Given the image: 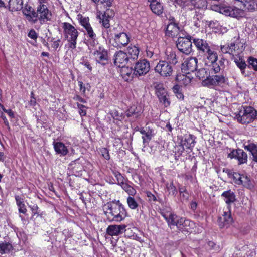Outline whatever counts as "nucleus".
Here are the masks:
<instances>
[{"instance_id": "obj_25", "label": "nucleus", "mask_w": 257, "mask_h": 257, "mask_svg": "<svg viewBox=\"0 0 257 257\" xmlns=\"http://www.w3.org/2000/svg\"><path fill=\"white\" fill-rule=\"evenodd\" d=\"M221 197L228 207H230V205L236 201V196L231 190L224 191L221 194Z\"/></svg>"}, {"instance_id": "obj_41", "label": "nucleus", "mask_w": 257, "mask_h": 257, "mask_svg": "<svg viewBox=\"0 0 257 257\" xmlns=\"http://www.w3.org/2000/svg\"><path fill=\"white\" fill-rule=\"evenodd\" d=\"M13 249L12 245L7 242L0 243V253L1 254L8 253Z\"/></svg>"}, {"instance_id": "obj_44", "label": "nucleus", "mask_w": 257, "mask_h": 257, "mask_svg": "<svg viewBox=\"0 0 257 257\" xmlns=\"http://www.w3.org/2000/svg\"><path fill=\"white\" fill-rule=\"evenodd\" d=\"M121 187L130 196H133L136 194V190L126 182L122 184Z\"/></svg>"}, {"instance_id": "obj_20", "label": "nucleus", "mask_w": 257, "mask_h": 257, "mask_svg": "<svg viewBox=\"0 0 257 257\" xmlns=\"http://www.w3.org/2000/svg\"><path fill=\"white\" fill-rule=\"evenodd\" d=\"M227 210L224 211L223 214L218 219V223L220 227H227L233 222L231 215L230 207H227Z\"/></svg>"}, {"instance_id": "obj_52", "label": "nucleus", "mask_w": 257, "mask_h": 257, "mask_svg": "<svg viewBox=\"0 0 257 257\" xmlns=\"http://www.w3.org/2000/svg\"><path fill=\"white\" fill-rule=\"evenodd\" d=\"M89 18L88 17H81L80 19V24L85 29L87 27H89L90 25L89 22Z\"/></svg>"}, {"instance_id": "obj_61", "label": "nucleus", "mask_w": 257, "mask_h": 257, "mask_svg": "<svg viewBox=\"0 0 257 257\" xmlns=\"http://www.w3.org/2000/svg\"><path fill=\"white\" fill-rule=\"evenodd\" d=\"M108 29L105 28V30L102 31V36L106 40L110 39L111 37V34L109 33Z\"/></svg>"}, {"instance_id": "obj_19", "label": "nucleus", "mask_w": 257, "mask_h": 257, "mask_svg": "<svg viewBox=\"0 0 257 257\" xmlns=\"http://www.w3.org/2000/svg\"><path fill=\"white\" fill-rule=\"evenodd\" d=\"M129 60L127 53L122 51L116 52L114 55V65L118 67L125 66Z\"/></svg>"}, {"instance_id": "obj_23", "label": "nucleus", "mask_w": 257, "mask_h": 257, "mask_svg": "<svg viewBox=\"0 0 257 257\" xmlns=\"http://www.w3.org/2000/svg\"><path fill=\"white\" fill-rule=\"evenodd\" d=\"M165 59L167 62H169L171 65H176L179 59L176 51L173 50L171 48H168L165 51Z\"/></svg>"}, {"instance_id": "obj_22", "label": "nucleus", "mask_w": 257, "mask_h": 257, "mask_svg": "<svg viewBox=\"0 0 257 257\" xmlns=\"http://www.w3.org/2000/svg\"><path fill=\"white\" fill-rule=\"evenodd\" d=\"M126 227L124 224L111 225L108 226L106 232L110 236H118L126 231Z\"/></svg>"}, {"instance_id": "obj_15", "label": "nucleus", "mask_w": 257, "mask_h": 257, "mask_svg": "<svg viewBox=\"0 0 257 257\" xmlns=\"http://www.w3.org/2000/svg\"><path fill=\"white\" fill-rule=\"evenodd\" d=\"M227 78L223 75H215L209 76L205 80L204 83L210 86H221L226 84Z\"/></svg>"}, {"instance_id": "obj_12", "label": "nucleus", "mask_w": 257, "mask_h": 257, "mask_svg": "<svg viewBox=\"0 0 257 257\" xmlns=\"http://www.w3.org/2000/svg\"><path fill=\"white\" fill-rule=\"evenodd\" d=\"M135 75L143 76L146 74L150 69V63L145 59L139 60L134 67Z\"/></svg>"}, {"instance_id": "obj_51", "label": "nucleus", "mask_w": 257, "mask_h": 257, "mask_svg": "<svg viewBox=\"0 0 257 257\" xmlns=\"http://www.w3.org/2000/svg\"><path fill=\"white\" fill-rule=\"evenodd\" d=\"M248 67L257 71V59L252 57H249L248 59Z\"/></svg>"}, {"instance_id": "obj_43", "label": "nucleus", "mask_w": 257, "mask_h": 257, "mask_svg": "<svg viewBox=\"0 0 257 257\" xmlns=\"http://www.w3.org/2000/svg\"><path fill=\"white\" fill-rule=\"evenodd\" d=\"M88 36L90 38V40L92 41V42H90L92 45L96 43V35L94 32L91 26L87 27L85 28Z\"/></svg>"}, {"instance_id": "obj_4", "label": "nucleus", "mask_w": 257, "mask_h": 257, "mask_svg": "<svg viewBox=\"0 0 257 257\" xmlns=\"http://www.w3.org/2000/svg\"><path fill=\"white\" fill-rule=\"evenodd\" d=\"M62 28L64 38L68 42V47L71 49H75L76 48L79 32L74 26L68 22L62 23Z\"/></svg>"}, {"instance_id": "obj_14", "label": "nucleus", "mask_w": 257, "mask_h": 257, "mask_svg": "<svg viewBox=\"0 0 257 257\" xmlns=\"http://www.w3.org/2000/svg\"><path fill=\"white\" fill-rule=\"evenodd\" d=\"M198 60L196 57L187 58L182 65V70L189 74L197 70Z\"/></svg>"}, {"instance_id": "obj_24", "label": "nucleus", "mask_w": 257, "mask_h": 257, "mask_svg": "<svg viewBox=\"0 0 257 257\" xmlns=\"http://www.w3.org/2000/svg\"><path fill=\"white\" fill-rule=\"evenodd\" d=\"M201 56L203 57V61L206 66H207L210 64H212L213 62L217 61L218 59L217 53L211 49H210L209 51H207L204 54H202Z\"/></svg>"}, {"instance_id": "obj_2", "label": "nucleus", "mask_w": 257, "mask_h": 257, "mask_svg": "<svg viewBox=\"0 0 257 257\" xmlns=\"http://www.w3.org/2000/svg\"><path fill=\"white\" fill-rule=\"evenodd\" d=\"M235 119L241 124H248L257 119V111L252 106H242L235 113Z\"/></svg>"}, {"instance_id": "obj_5", "label": "nucleus", "mask_w": 257, "mask_h": 257, "mask_svg": "<svg viewBox=\"0 0 257 257\" xmlns=\"http://www.w3.org/2000/svg\"><path fill=\"white\" fill-rule=\"evenodd\" d=\"M33 17L35 18L34 22H36L39 20L41 24H43L51 19L52 13L48 9L47 6L42 2H39V4L37 7L36 12L32 14Z\"/></svg>"}, {"instance_id": "obj_27", "label": "nucleus", "mask_w": 257, "mask_h": 257, "mask_svg": "<svg viewBox=\"0 0 257 257\" xmlns=\"http://www.w3.org/2000/svg\"><path fill=\"white\" fill-rule=\"evenodd\" d=\"M143 109L140 106H136L135 105L130 107L126 112V115L128 117H133L134 118H138L142 113Z\"/></svg>"}, {"instance_id": "obj_38", "label": "nucleus", "mask_w": 257, "mask_h": 257, "mask_svg": "<svg viewBox=\"0 0 257 257\" xmlns=\"http://www.w3.org/2000/svg\"><path fill=\"white\" fill-rule=\"evenodd\" d=\"M140 132L143 135L142 139L144 144H148L153 137L152 132L151 130H146L141 128Z\"/></svg>"}, {"instance_id": "obj_39", "label": "nucleus", "mask_w": 257, "mask_h": 257, "mask_svg": "<svg viewBox=\"0 0 257 257\" xmlns=\"http://www.w3.org/2000/svg\"><path fill=\"white\" fill-rule=\"evenodd\" d=\"M163 217L167 221L169 226H175L177 216L175 214L170 213L169 214H162Z\"/></svg>"}, {"instance_id": "obj_50", "label": "nucleus", "mask_w": 257, "mask_h": 257, "mask_svg": "<svg viewBox=\"0 0 257 257\" xmlns=\"http://www.w3.org/2000/svg\"><path fill=\"white\" fill-rule=\"evenodd\" d=\"M113 175L115 177L118 182L117 184L121 186H122V184H124L125 183V178L119 172H113Z\"/></svg>"}, {"instance_id": "obj_8", "label": "nucleus", "mask_w": 257, "mask_h": 257, "mask_svg": "<svg viewBox=\"0 0 257 257\" xmlns=\"http://www.w3.org/2000/svg\"><path fill=\"white\" fill-rule=\"evenodd\" d=\"M243 46H239V44L231 43L221 47V51L224 54H228L231 58L240 55L243 51Z\"/></svg>"}, {"instance_id": "obj_11", "label": "nucleus", "mask_w": 257, "mask_h": 257, "mask_svg": "<svg viewBox=\"0 0 257 257\" xmlns=\"http://www.w3.org/2000/svg\"><path fill=\"white\" fill-rule=\"evenodd\" d=\"M156 94L161 103L165 107L170 105V102L169 100V95L166 89L164 87L163 84L157 83L155 86Z\"/></svg>"}, {"instance_id": "obj_33", "label": "nucleus", "mask_w": 257, "mask_h": 257, "mask_svg": "<svg viewBox=\"0 0 257 257\" xmlns=\"http://www.w3.org/2000/svg\"><path fill=\"white\" fill-rule=\"evenodd\" d=\"M150 7L152 12L158 15L163 13V7L160 2L154 1L150 3Z\"/></svg>"}, {"instance_id": "obj_60", "label": "nucleus", "mask_w": 257, "mask_h": 257, "mask_svg": "<svg viewBox=\"0 0 257 257\" xmlns=\"http://www.w3.org/2000/svg\"><path fill=\"white\" fill-rule=\"evenodd\" d=\"M179 192L181 198L183 200H187L188 199L189 194L187 191H186L185 190H183L182 189H180Z\"/></svg>"}, {"instance_id": "obj_1", "label": "nucleus", "mask_w": 257, "mask_h": 257, "mask_svg": "<svg viewBox=\"0 0 257 257\" xmlns=\"http://www.w3.org/2000/svg\"><path fill=\"white\" fill-rule=\"evenodd\" d=\"M103 210L108 218L112 217V220L116 222H121L127 215L124 206L119 200L107 203L103 206Z\"/></svg>"}, {"instance_id": "obj_26", "label": "nucleus", "mask_w": 257, "mask_h": 257, "mask_svg": "<svg viewBox=\"0 0 257 257\" xmlns=\"http://www.w3.org/2000/svg\"><path fill=\"white\" fill-rule=\"evenodd\" d=\"M179 31V28L176 23L170 22L167 26L166 34L169 36L174 37L178 35Z\"/></svg>"}, {"instance_id": "obj_29", "label": "nucleus", "mask_w": 257, "mask_h": 257, "mask_svg": "<svg viewBox=\"0 0 257 257\" xmlns=\"http://www.w3.org/2000/svg\"><path fill=\"white\" fill-rule=\"evenodd\" d=\"M69 168L72 170L73 173L75 175H79L83 169L82 162L80 159H76L72 161L69 164Z\"/></svg>"}, {"instance_id": "obj_58", "label": "nucleus", "mask_w": 257, "mask_h": 257, "mask_svg": "<svg viewBox=\"0 0 257 257\" xmlns=\"http://www.w3.org/2000/svg\"><path fill=\"white\" fill-rule=\"evenodd\" d=\"M185 218L179 217L177 216V219H176V223L175 226H176L178 228L181 229L183 227H182L183 224V221H184Z\"/></svg>"}, {"instance_id": "obj_40", "label": "nucleus", "mask_w": 257, "mask_h": 257, "mask_svg": "<svg viewBox=\"0 0 257 257\" xmlns=\"http://www.w3.org/2000/svg\"><path fill=\"white\" fill-rule=\"evenodd\" d=\"M244 7L249 11L257 10V0H247L244 4Z\"/></svg>"}, {"instance_id": "obj_21", "label": "nucleus", "mask_w": 257, "mask_h": 257, "mask_svg": "<svg viewBox=\"0 0 257 257\" xmlns=\"http://www.w3.org/2000/svg\"><path fill=\"white\" fill-rule=\"evenodd\" d=\"M193 43L197 48L198 51V57L201 56L207 51L211 49L207 42L203 39L199 38H194L193 40Z\"/></svg>"}, {"instance_id": "obj_18", "label": "nucleus", "mask_w": 257, "mask_h": 257, "mask_svg": "<svg viewBox=\"0 0 257 257\" xmlns=\"http://www.w3.org/2000/svg\"><path fill=\"white\" fill-rule=\"evenodd\" d=\"M112 41L114 47L121 48L128 43L129 38L125 33L121 32L115 34Z\"/></svg>"}, {"instance_id": "obj_7", "label": "nucleus", "mask_w": 257, "mask_h": 257, "mask_svg": "<svg viewBox=\"0 0 257 257\" xmlns=\"http://www.w3.org/2000/svg\"><path fill=\"white\" fill-rule=\"evenodd\" d=\"M154 71L163 77H168L172 75L173 70L172 66L169 62L160 60L155 67Z\"/></svg>"}, {"instance_id": "obj_57", "label": "nucleus", "mask_w": 257, "mask_h": 257, "mask_svg": "<svg viewBox=\"0 0 257 257\" xmlns=\"http://www.w3.org/2000/svg\"><path fill=\"white\" fill-rule=\"evenodd\" d=\"M166 187L168 191L169 192V193H172L173 195H174L176 194L177 191L175 187L174 186L173 183L170 184H167L166 185Z\"/></svg>"}, {"instance_id": "obj_55", "label": "nucleus", "mask_w": 257, "mask_h": 257, "mask_svg": "<svg viewBox=\"0 0 257 257\" xmlns=\"http://www.w3.org/2000/svg\"><path fill=\"white\" fill-rule=\"evenodd\" d=\"M173 91L175 93L176 97L179 99L182 100L184 98V95L181 91L179 90L177 86H175L173 87Z\"/></svg>"}, {"instance_id": "obj_49", "label": "nucleus", "mask_w": 257, "mask_h": 257, "mask_svg": "<svg viewBox=\"0 0 257 257\" xmlns=\"http://www.w3.org/2000/svg\"><path fill=\"white\" fill-rule=\"evenodd\" d=\"M194 223L193 222L191 221L190 220L185 219L182 226L183 228L181 229L189 232L190 228L192 227Z\"/></svg>"}, {"instance_id": "obj_56", "label": "nucleus", "mask_w": 257, "mask_h": 257, "mask_svg": "<svg viewBox=\"0 0 257 257\" xmlns=\"http://www.w3.org/2000/svg\"><path fill=\"white\" fill-rule=\"evenodd\" d=\"M78 85L80 87V91L82 92V93L83 94H85L86 90L89 89V87H90V85L88 84H87L86 86H85L83 84V82L81 81H78Z\"/></svg>"}, {"instance_id": "obj_48", "label": "nucleus", "mask_w": 257, "mask_h": 257, "mask_svg": "<svg viewBox=\"0 0 257 257\" xmlns=\"http://www.w3.org/2000/svg\"><path fill=\"white\" fill-rule=\"evenodd\" d=\"M207 66L210 67L209 70L211 73L214 72V73H217L220 71V67L217 63V61H215V62H213L212 64L208 65Z\"/></svg>"}, {"instance_id": "obj_37", "label": "nucleus", "mask_w": 257, "mask_h": 257, "mask_svg": "<svg viewBox=\"0 0 257 257\" xmlns=\"http://www.w3.org/2000/svg\"><path fill=\"white\" fill-rule=\"evenodd\" d=\"M176 5L183 9L192 10L193 0H175Z\"/></svg>"}, {"instance_id": "obj_62", "label": "nucleus", "mask_w": 257, "mask_h": 257, "mask_svg": "<svg viewBox=\"0 0 257 257\" xmlns=\"http://www.w3.org/2000/svg\"><path fill=\"white\" fill-rule=\"evenodd\" d=\"M15 200L16 201L17 205L18 207L22 206L24 205V203L23 201V198L20 197V196L17 195L15 196Z\"/></svg>"}, {"instance_id": "obj_6", "label": "nucleus", "mask_w": 257, "mask_h": 257, "mask_svg": "<svg viewBox=\"0 0 257 257\" xmlns=\"http://www.w3.org/2000/svg\"><path fill=\"white\" fill-rule=\"evenodd\" d=\"M215 11L226 16L233 18H239L243 14V11L234 6L227 5L225 4H220L215 6Z\"/></svg>"}, {"instance_id": "obj_17", "label": "nucleus", "mask_w": 257, "mask_h": 257, "mask_svg": "<svg viewBox=\"0 0 257 257\" xmlns=\"http://www.w3.org/2000/svg\"><path fill=\"white\" fill-rule=\"evenodd\" d=\"M52 144L56 154L60 157H64L69 154V144H65L62 142L55 140L53 142Z\"/></svg>"}, {"instance_id": "obj_59", "label": "nucleus", "mask_w": 257, "mask_h": 257, "mask_svg": "<svg viewBox=\"0 0 257 257\" xmlns=\"http://www.w3.org/2000/svg\"><path fill=\"white\" fill-rule=\"evenodd\" d=\"M28 36L36 41L38 38V34L34 29H31L28 34Z\"/></svg>"}, {"instance_id": "obj_30", "label": "nucleus", "mask_w": 257, "mask_h": 257, "mask_svg": "<svg viewBox=\"0 0 257 257\" xmlns=\"http://www.w3.org/2000/svg\"><path fill=\"white\" fill-rule=\"evenodd\" d=\"M120 73L123 79L126 81L132 80L135 75L134 69L133 70L132 68L125 66L121 67Z\"/></svg>"}, {"instance_id": "obj_46", "label": "nucleus", "mask_w": 257, "mask_h": 257, "mask_svg": "<svg viewBox=\"0 0 257 257\" xmlns=\"http://www.w3.org/2000/svg\"><path fill=\"white\" fill-rule=\"evenodd\" d=\"M127 203L129 208L132 210L136 209L138 207L137 202L132 196H129L127 197Z\"/></svg>"}, {"instance_id": "obj_45", "label": "nucleus", "mask_w": 257, "mask_h": 257, "mask_svg": "<svg viewBox=\"0 0 257 257\" xmlns=\"http://www.w3.org/2000/svg\"><path fill=\"white\" fill-rule=\"evenodd\" d=\"M192 3V9L196 8L198 9H203L206 7V2L205 0H193Z\"/></svg>"}, {"instance_id": "obj_32", "label": "nucleus", "mask_w": 257, "mask_h": 257, "mask_svg": "<svg viewBox=\"0 0 257 257\" xmlns=\"http://www.w3.org/2000/svg\"><path fill=\"white\" fill-rule=\"evenodd\" d=\"M23 4V0H10L9 9L12 11H18L22 8Z\"/></svg>"}, {"instance_id": "obj_54", "label": "nucleus", "mask_w": 257, "mask_h": 257, "mask_svg": "<svg viewBox=\"0 0 257 257\" xmlns=\"http://www.w3.org/2000/svg\"><path fill=\"white\" fill-rule=\"evenodd\" d=\"M77 106L79 109V113L81 116H85L86 114V107L82 104L77 103Z\"/></svg>"}, {"instance_id": "obj_34", "label": "nucleus", "mask_w": 257, "mask_h": 257, "mask_svg": "<svg viewBox=\"0 0 257 257\" xmlns=\"http://www.w3.org/2000/svg\"><path fill=\"white\" fill-rule=\"evenodd\" d=\"M240 185L250 190L254 188V182L248 176L244 174L242 176Z\"/></svg>"}, {"instance_id": "obj_10", "label": "nucleus", "mask_w": 257, "mask_h": 257, "mask_svg": "<svg viewBox=\"0 0 257 257\" xmlns=\"http://www.w3.org/2000/svg\"><path fill=\"white\" fill-rule=\"evenodd\" d=\"M115 15L114 11L112 9H107L104 12H97V17L99 19V22L105 28H109L110 21Z\"/></svg>"}, {"instance_id": "obj_28", "label": "nucleus", "mask_w": 257, "mask_h": 257, "mask_svg": "<svg viewBox=\"0 0 257 257\" xmlns=\"http://www.w3.org/2000/svg\"><path fill=\"white\" fill-rule=\"evenodd\" d=\"M245 150L249 151L252 156V161L257 163V145L253 143L245 142L243 144Z\"/></svg>"}, {"instance_id": "obj_53", "label": "nucleus", "mask_w": 257, "mask_h": 257, "mask_svg": "<svg viewBox=\"0 0 257 257\" xmlns=\"http://www.w3.org/2000/svg\"><path fill=\"white\" fill-rule=\"evenodd\" d=\"M99 152L104 159L107 160H109L110 156L107 149L105 148H100Z\"/></svg>"}, {"instance_id": "obj_16", "label": "nucleus", "mask_w": 257, "mask_h": 257, "mask_svg": "<svg viewBox=\"0 0 257 257\" xmlns=\"http://www.w3.org/2000/svg\"><path fill=\"white\" fill-rule=\"evenodd\" d=\"M195 137L191 134L184 135L183 138L181 140V145L180 147L181 149L180 154L184 151L185 148L191 150L195 144Z\"/></svg>"}, {"instance_id": "obj_35", "label": "nucleus", "mask_w": 257, "mask_h": 257, "mask_svg": "<svg viewBox=\"0 0 257 257\" xmlns=\"http://www.w3.org/2000/svg\"><path fill=\"white\" fill-rule=\"evenodd\" d=\"M226 172L227 173L229 177L233 179L235 184L240 185L242 176L243 174H240L237 172H233L228 170H227Z\"/></svg>"}, {"instance_id": "obj_47", "label": "nucleus", "mask_w": 257, "mask_h": 257, "mask_svg": "<svg viewBox=\"0 0 257 257\" xmlns=\"http://www.w3.org/2000/svg\"><path fill=\"white\" fill-rule=\"evenodd\" d=\"M196 77H198L199 79H204L208 77H207V71L204 68L199 69L196 73Z\"/></svg>"}, {"instance_id": "obj_13", "label": "nucleus", "mask_w": 257, "mask_h": 257, "mask_svg": "<svg viewBox=\"0 0 257 257\" xmlns=\"http://www.w3.org/2000/svg\"><path fill=\"white\" fill-rule=\"evenodd\" d=\"M228 157L231 159L237 160L238 165L245 164L247 162L248 155L243 150L240 149H232L228 154Z\"/></svg>"}, {"instance_id": "obj_36", "label": "nucleus", "mask_w": 257, "mask_h": 257, "mask_svg": "<svg viewBox=\"0 0 257 257\" xmlns=\"http://www.w3.org/2000/svg\"><path fill=\"white\" fill-rule=\"evenodd\" d=\"M139 53V50L135 46H130L127 48V55L129 59L135 60L137 59Z\"/></svg>"}, {"instance_id": "obj_9", "label": "nucleus", "mask_w": 257, "mask_h": 257, "mask_svg": "<svg viewBox=\"0 0 257 257\" xmlns=\"http://www.w3.org/2000/svg\"><path fill=\"white\" fill-rule=\"evenodd\" d=\"M176 46L180 52L186 55L189 54L192 50L190 37H183L179 36L176 42Z\"/></svg>"}, {"instance_id": "obj_63", "label": "nucleus", "mask_w": 257, "mask_h": 257, "mask_svg": "<svg viewBox=\"0 0 257 257\" xmlns=\"http://www.w3.org/2000/svg\"><path fill=\"white\" fill-rule=\"evenodd\" d=\"M0 106L2 107V108L3 110L5 112L7 113L9 115V116L10 117H11L12 118L14 117V112L12 111V110L5 109L4 108V107L3 105H2L1 104H0Z\"/></svg>"}, {"instance_id": "obj_3", "label": "nucleus", "mask_w": 257, "mask_h": 257, "mask_svg": "<svg viewBox=\"0 0 257 257\" xmlns=\"http://www.w3.org/2000/svg\"><path fill=\"white\" fill-rule=\"evenodd\" d=\"M89 48L96 63L102 66H105L108 63V51L103 46L99 45L97 41L95 44L92 45L90 43Z\"/></svg>"}, {"instance_id": "obj_64", "label": "nucleus", "mask_w": 257, "mask_h": 257, "mask_svg": "<svg viewBox=\"0 0 257 257\" xmlns=\"http://www.w3.org/2000/svg\"><path fill=\"white\" fill-rule=\"evenodd\" d=\"M112 116L114 119H115L116 120H121L122 119V116L119 115V113L117 111L114 110L112 111L111 113Z\"/></svg>"}, {"instance_id": "obj_31", "label": "nucleus", "mask_w": 257, "mask_h": 257, "mask_svg": "<svg viewBox=\"0 0 257 257\" xmlns=\"http://www.w3.org/2000/svg\"><path fill=\"white\" fill-rule=\"evenodd\" d=\"M232 59H234L236 65L240 69L241 73L244 74L245 73V69L247 65L245 60L243 59L242 56L239 55L237 57H233Z\"/></svg>"}, {"instance_id": "obj_42", "label": "nucleus", "mask_w": 257, "mask_h": 257, "mask_svg": "<svg viewBox=\"0 0 257 257\" xmlns=\"http://www.w3.org/2000/svg\"><path fill=\"white\" fill-rule=\"evenodd\" d=\"M176 80L181 84L187 85L189 84L191 81V78L185 75H177L176 77Z\"/></svg>"}]
</instances>
